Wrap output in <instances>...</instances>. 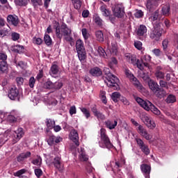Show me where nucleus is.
Listing matches in <instances>:
<instances>
[{
	"instance_id": "nucleus-1",
	"label": "nucleus",
	"mask_w": 178,
	"mask_h": 178,
	"mask_svg": "<svg viewBox=\"0 0 178 178\" xmlns=\"http://www.w3.org/2000/svg\"><path fill=\"white\" fill-rule=\"evenodd\" d=\"M56 35L58 38L61 39L63 36H66L65 40L69 42L72 41V29L68 28L67 24H63L60 27L57 26L56 28Z\"/></svg>"
},
{
	"instance_id": "nucleus-2",
	"label": "nucleus",
	"mask_w": 178,
	"mask_h": 178,
	"mask_svg": "<svg viewBox=\"0 0 178 178\" xmlns=\"http://www.w3.org/2000/svg\"><path fill=\"white\" fill-rule=\"evenodd\" d=\"M101 140L99 141V145L101 148H107L111 149L113 147V144L111 143L108 137L106 134V130L104 129H101L100 130Z\"/></svg>"
},
{
	"instance_id": "nucleus-3",
	"label": "nucleus",
	"mask_w": 178,
	"mask_h": 178,
	"mask_svg": "<svg viewBox=\"0 0 178 178\" xmlns=\"http://www.w3.org/2000/svg\"><path fill=\"white\" fill-rule=\"evenodd\" d=\"M104 82L108 87L115 90H120V86L118 85L119 79L114 74H110L109 76H106Z\"/></svg>"
},
{
	"instance_id": "nucleus-4",
	"label": "nucleus",
	"mask_w": 178,
	"mask_h": 178,
	"mask_svg": "<svg viewBox=\"0 0 178 178\" xmlns=\"http://www.w3.org/2000/svg\"><path fill=\"white\" fill-rule=\"evenodd\" d=\"M76 48L79 60L83 61L86 60V49L84 48V42H83L81 40L79 39L76 40Z\"/></svg>"
},
{
	"instance_id": "nucleus-5",
	"label": "nucleus",
	"mask_w": 178,
	"mask_h": 178,
	"mask_svg": "<svg viewBox=\"0 0 178 178\" xmlns=\"http://www.w3.org/2000/svg\"><path fill=\"white\" fill-rule=\"evenodd\" d=\"M163 33V29L161 28L160 23L154 24V30L150 32L149 38L154 41H159Z\"/></svg>"
},
{
	"instance_id": "nucleus-6",
	"label": "nucleus",
	"mask_w": 178,
	"mask_h": 178,
	"mask_svg": "<svg viewBox=\"0 0 178 178\" xmlns=\"http://www.w3.org/2000/svg\"><path fill=\"white\" fill-rule=\"evenodd\" d=\"M113 13L115 17L118 18H122L124 14V7L122 3L116 4L113 8Z\"/></svg>"
},
{
	"instance_id": "nucleus-7",
	"label": "nucleus",
	"mask_w": 178,
	"mask_h": 178,
	"mask_svg": "<svg viewBox=\"0 0 178 178\" xmlns=\"http://www.w3.org/2000/svg\"><path fill=\"white\" fill-rule=\"evenodd\" d=\"M143 80L147 81V85L150 90L154 93L157 90H159V86L157 82L151 79L149 76H143Z\"/></svg>"
},
{
	"instance_id": "nucleus-8",
	"label": "nucleus",
	"mask_w": 178,
	"mask_h": 178,
	"mask_svg": "<svg viewBox=\"0 0 178 178\" xmlns=\"http://www.w3.org/2000/svg\"><path fill=\"white\" fill-rule=\"evenodd\" d=\"M136 102L147 111H150L153 106V104L151 102H149V100H143V99H141L140 97H136Z\"/></svg>"
},
{
	"instance_id": "nucleus-9",
	"label": "nucleus",
	"mask_w": 178,
	"mask_h": 178,
	"mask_svg": "<svg viewBox=\"0 0 178 178\" xmlns=\"http://www.w3.org/2000/svg\"><path fill=\"white\" fill-rule=\"evenodd\" d=\"M24 136V131L22 128L19 127L14 131L13 136H12L13 144L17 143L23 136Z\"/></svg>"
},
{
	"instance_id": "nucleus-10",
	"label": "nucleus",
	"mask_w": 178,
	"mask_h": 178,
	"mask_svg": "<svg viewBox=\"0 0 178 178\" xmlns=\"http://www.w3.org/2000/svg\"><path fill=\"white\" fill-rule=\"evenodd\" d=\"M7 56L5 54L0 53V74L7 72L8 64L6 63Z\"/></svg>"
},
{
	"instance_id": "nucleus-11",
	"label": "nucleus",
	"mask_w": 178,
	"mask_h": 178,
	"mask_svg": "<svg viewBox=\"0 0 178 178\" xmlns=\"http://www.w3.org/2000/svg\"><path fill=\"white\" fill-rule=\"evenodd\" d=\"M142 121L150 129H154L156 127L155 122L145 114L142 115Z\"/></svg>"
},
{
	"instance_id": "nucleus-12",
	"label": "nucleus",
	"mask_w": 178,
	"mask_h": 178,
	"mask_svg": "<svg viewBox=\"0 0 178 178\" xmlns=\"http://www.w3.org/2000/svg\"><path fill=\"white\" fill-rule=\"evenodd\" d=\"M136 143H138V145H139V148H140V151H142L143 153L145 154V155H149L150 149L149 148V146L145 144L142 139L136 138Z\"/></svg>"
},
{
	"instance_id": "nucleus-13",
	"label": "nucleus",
	"mask_w": 178,
	"mask_h": 178,
	"mask_svg": "<svg viewBox=\"0 0 178 178\" xmlns=\"http://www.w3.org/2000/svg\"><path fill=\"white\" fill-rule=\"evenodd\" d=\"M138 133L140 134L145 139L147 140H150L152 138V135L149 134L146 129L144 128L142 125L138 127Z\"/></svg>"
},
{
	"instance_id": "nucleus-14",
	"label": "nucleus",
	"mask_w": 178,
	"mask_h": 178,
	"mask_svg": "<svg viewBox=\"0 0 178 178\" xmlns=\"http://www.w3.org/2000/svg\"><path fill=\"white\" fill-rule=\"evenodd\" d=\"M161 3V0H148L147 1L146 8L148 10L151 11L158 7Z\"/></svg>"
},
{
	"instance_id": "nucleus-15",
	"label": "nucleus",
	"mask_w": 178,
	"mask_h": 178,
	"mask_svg": "<svg viewBox=\"0 0 178 178\" xmlns=\"http://www.w3.org/2000/svg\"><path fill=\"white\" fill-rule=\"evenodd\" d=\"M19 96V90L15 86H12L8 92V97L11 100H15L18 98Z\"/></svg>"
},
{
	"instance_id": "nucleus-16",
	"label": "nucleus",
	"mask_w": 178,
	"mask_h": 178,
	"mask_svg": "<svg viewBox=\"0 0 178 178\" xmlns=\"http://www.w3.org/2000/svg\"><path fill=\"white\" fill-rule=\"evenodd\" d=\"M69 137L76 146H79V136L77 131H76L75 129H72L70 131Z\"/></svg>"
},
{
	"instance_id": "nucleus-17",
	"label": "nucleus",
	"mask_w": 178,
	"mask_h": 178,
	"mask_svg": "<svg viewBox=\"0 0 178 178\" xmlns=\"http://www.w3.org/2000/svg\"><path fill=\"white\" fill-rule=\"evenodd\" d=\"M47 163H48L49 165L53 164L56 169H60L61 167V157L58 156L54 158L53 161L47 159Z\"/></svg>"
},
{
	"instance_id": "nucleus-18",
	"label": "nucleus",
	"mask_w": 178,
	"mask_h": 178,
	"mask_svg": "<svg viewBox=\"0 0 178 178\" xmlns=\"http://www.w3.org/2000/svg\"><path fill=\"white\" fill-rule=\"evenodd\" d=\"M140 170L142 171V173H143V175L145 176V178H149V175L151 172V166L147 164H142L140 165Z\"/></svg>"
},
{
	"instance_id": "nucleus-19",
	"label": "nucleus",
	"mask_w": 178,
	"mask_h": 178,
	"mask_svg": "<svg viewBox=\"0 0 178 178\" xmlns=\"http://www.w3.org/2000/svg\"><path fill=\"white\" fill-rule=\"evenodd\" d=\"M149 19L151 22H155L156 20H159V22H161V21L164 19V17L159 15V10H156L154 13L151 14L150 17H149Z\"/></svg>"
},
{
	"instance_id": "nucleus-20",
	"label": "nucleus",
	"mask_w": 178,
	"mask_h": 178,
	"mask_svg": "<svg viewBox=\"0 0 178 178\" xmlns=\"http://www.w3.org/2000/svg\"><path fill=\"white\" fill-rule=\"evenodd\" d=\"M78 151L79 154V159L80 160V161L86 162L87 161H88V156L86 154V152H84V149L81 147L80 149H78Z\"/></svg>"
},
{
	"instance_id": "nucleus-21",
	"label": "nucleus",
	"mask_w": 178,
	"mask_h": 178,
	"mask_svg": "<svg viewBox=\"0 0 178 178\" xmlns=\"http://www.w3.org/2000/svg\"><path fill=\"white\" fill-rule=\"evenodd\" d=\"M147 32V29L146 26L142 24L138 27V29H136V35L138 36H145L146 35Z\"/></svg>"
},
{
	"instance_id": "nucleus-22",
	"label": "nucleus",
	"mask_w": 178,
	"mask_h": 178,
	"mask_svg": "<svg viewBox=\"0 0 178 178\" xmlns=\"http://www.w3.org/2000/svg\"><path fill=\"white\" fill-rule=\"evenodd\" d=\"M31 156V152H26L25 153H22L20 154L18 157H17V161L19 163L23 162L27 159L30 158Z\"/></svg>"
},
{
	"instance_id": "nucleus-23",
	"label": "nucleus",
	"mask_w": 178,
	"mask_h": 178,
	"mask_svg": "<svg viewBox=\"0 0 178 178\" xmlns=\"http://www.w3.org/2000/svg\"><path fill=\"white\" fill-rule=\"evenodd\" d=\"M125 59L127 62L129 63L133 64L134 65H136V56L135 55H133L131 54H125Z\"/></svg>"
},
{
	"instance_id": "nucleus-24",
	"label": "nucleus",
	"mask_w": 178,
	"mask_h": 178,
	"mask_svg": "<svg viewBox=\"0 0 178 178\" xmlns=\"http://www.w3.org/2000/svg\"><path fill=\"white\" fill-rule=\"evenodd\" d=\"M7 21L8 23L12 24L15 26H17L19 24V19L15 15H8L7 17Z\"/></svg>"
},
{
	"instance_id": "nucleus-25",
	"label": "nucleus",
	"mask_w": 178,
	"mask_h": 178,
	"mask_svg": "<svg viewBox=\"0 0 178 178\" xmlns=\"http://www.w3.org/2000/svg\"><path fill=\"white\" fill-rule=\"evenodd\" d=\"M89 72L93 76H99L102 74V71L98 67L91 68Z\"/></svg>"
},
{
	"instance_id": "nucleus-26",
	"label": "nucleus",
	"mask_w": 178,
	"mask_h": 178,
	"mask_svg": "<svg viewBox=\"0 0 178 178\" xmlns=\"http://www.w3.org/2000/svg\"><path fill=\"white\" fill-rule=\"evenodd\" d=\"M156 97L158 98H163L166 95V91L163 88H159L154 92Z\"/></svg>"
},
{
	"instance_id": "nucleus-27",
	"label": "nucleus",
	"mask_w": 178,
	"mask_h": 178,
	"mask_svg": "<svg viewBox=\"0 0 178 178\" xmlns=\"http://www.w3.org/2000/svg\"><path fill=\"white\" fill-rule=\"evenodd\" d=\"M43 102L47 106H54L58 104V102L56 100V99H48V97H44Z\"/></svg>"
},
{
	"instance_id": "nucleus-28",
	"label": "nucleus",
	"mask_w": 178,
	"mask_h": 178,
	"mask_svg": "<svg viewBox=\"0 0 178 178\" xmlns=\"http://www.w3.org/2000/svg\"><path fill=\"white\" fill-rule=\"evenodd\" d=\"M152 57L149 54H145L141 58L142 63H143L144 67H149V63L151 62Z\"/></svg>"
},
{
	"instance_id": "nucleus-29",
	"label": "nucleus",
	"mask_w": 178,
	"mask_h": 178,
	"mask_svg": "<svg viewBox=\"0 0 178 178\" xmlns=\"http://www.w3.org/2000/svg\"><path fill=\"white\" fill-rule=\"evenodd\" d=\"M105 124L107 128L109 129H113L115 128V127L118 124V121L117 120H108L107 121L105 122Z\"/></svg>"
},
{
	"instance_id": "nucleus-30",
	"label": "nucleus",
	"mask_w": 178,
	"mask_h": 178,
	"mask_svg": "<svg viewBox=\"0 0 178 178\" xmlns=\"http://www.w3.org/2000/svg\"><path fill=\"white\" fill-rule=\"evenodd\" d=\"M162 70V67L161 66L156 67V70L155 72V76L157 79H163L165 78V73L160 71Z\"/></svg>"
},
{
	"instance_id": "nucleus-31",
	"label": "nucleus",
	"mask_w": 178,
	"mask_h": 178,
	"mask_svg": "<svg viewBox=\"0 0 178 178\" xmlns=\"http://www.w3.org/2000/svg\"><path fill=\"white\" fill-rule=\"evenodd\" d=\"M59 72V67L57 65H52L49 71V74L51 76H55Z\"/></svg>"
},
{
	"instance_id": "nucleus-32",
	"label": "nucleus",
	"mask_w": 178,
	"mask_h": 178,
	"mask_svg": "<svg viewBox=\"0 0 178 178\" xmlns=\"http://www.w3.org/2000/svg\"><path fill=\"white\" fill-rule=\"evenodd\" d=\"M161 13L163 15L168 16L170 14V6L169 4H166L162 7Z\"/></svg>"
},
{
	"instance_id": "nucleus-33",
	"label": "nucleus",
	"mask_w": 178,
	"mask_h": 178,
	"mask_svg": "<svg viewBox=\"0 0 178 178\" xmlns=\"http://www.w3.org/2000/svg\"><path fill=\"white\" fill-rule=\"evenodd\" d=\"M13 51L15 53L22 54L24 52V47L22 45H15L13 47Z\"/></svg>"
},
{
	"instance_id": "nucleus-34",
	"label": "nucleus",
	"mask_w": 178,
	"mask_h": 178,
	"mask_svg": "<svg viewBox=\"0 0 178 178\" xmlns=\"http://www.w3.org/2000/svg\"><path fill=\"white\" fill-rule=\"evenodd\" d=\"M100 10L102 12V14L104 17H109L111 15V12L108 9L106 8L105 6H102L100 7Z\"/></svg>"
},
{
	"instance_id": "nucleus-35",
	"label": "nucleus",
	"mask_w": 178,
	"mask_h": 178,
	"mask_svg": "<svg viewBox=\"0 0 178 178\" xmlns=\"http://www.w3.org/2000/svg\"><path fill=\"white\" fill-rule=\"evenodd\" d=\"M121 95L119 92H113L111 95V99L114 102H118V99H120Z\"/></svg>"
},
{
	"instance_id": "nucleus-36",
	"label": "nucleus",
	"mask_w": 178,
	"mask_h": 178,
	"mask_svg": "<svg viewBox=\"0 0 178 178\" xmlns=\"http://www.w3.org/2000/svg\"><path fill=\"white\" fill-rule=\"evenodd\" d=\"M95 35H96L97 41H99V42H103V41H104V34H103L102 31H97L95 32Z\"/></svg>"
},
{
	"instance_id": "nucleus-37",
	"label": "nucleus",
	"mask_w": 178,
	"mask_h": 178,
	"mask_svg": "<svg viewBox=\"0 0 178 178\" xmlns=\"http://www.w3.org/2000/svg\"><path fill=\"white\" fill-rule=\"evenodd\" d=\"M131 81L133 82L134 86H135L136 88L140 90H143V86L140 84V83L139 82L136 77L134 76Z\"/></svg>"
},
{
	"instance_id": "nucleus-38",
	"label": "nucleus",
	"mask_w": 178,
	"mask_h": 178,
	"mask_svg": "<svg viewBox=\"0 0 178 178\" xmlns=\"http://www.w3.org/2000/svg\"><path fill=\"white\" fill-rule=\"evenodd\" d=\"M44 41L46 45H51L52 44V39L47 33H45L44 35Z\"/></svg>"
},
{
	"instance_id": "nucleus-39",
	"label": "nucleus",
	"mask_w": 178,
	"mask_h": 178,
	"mask_svg": "<svg viewBox=\"0 0 178 178\" xmlns=\"http://www.w3.org/2000/svg\"><path fill=\"white\" fill-rule=\"evenodd\" d=\"M33 165L41 166L42 165V158L40 156H37L36 159H33L32 161Z\"/></svg>"
},
{
	"instance_id": "nucleus-40",
	"label": "nucleus",
	"mask_w": 178,
	"mask_h": 178,
	"mask_svg": "<svg viewBox=\"0 0 178 178\" xmlns=\"http://www.w3.org/2000/svg\"><path fill=\"white\" fill-rule=\"evenodd\" d=\"M54 83L51 81H47L43 84V88L45 89L53 90Z\"/></svg>"
},
{
	"instance_id": "nucleus-41",
	"label": "nucleus",
	"mask_w": 178,
	"mask_h": 178,
	"mask_svg": "<svg viewBox=\"0 0 178 178\" xmlns=\"http://www.w3.org/2000/svg\"><path fill=\"white\" fill-rule=\"evenodd\" d=\"M110 53L113 56H116L118 53V47L116 44L112 43V47L109 49Z\"/></svg>"
},
{
	"instance_id": "nucleus-42",
	"label": "nucleus",
	"mask_w": 178,
	"mask_h": 178,
	"mask_svg": "<svg viewBox=\"0 0 178 178\" xmlns=\"http://www.w3.org/2000/svg\"><path fill=\"white\" fill-rule=\"evenodd\" d=\"M46 125H47V127L49 129H51L56 125V122H55L54 120H50V119L49 120H47Z\"/></svg>"
},
{
	"instance_id": "nucleus-43",
	"label": "nucleus",
	"mask_w": 178,
	"mask_h": 178,
	"mask_svg": "<svg viewBox=\"0 0 178 178\" xmlns=\"http://www.w3.org/2000/svg\"><path fill=\"white\" fill-rule=\"evenodd\" d=\"M177 101L176 97L174 95H169L166 98V102L168 104H172Z\"/></svg>"
},
{
	"instance_id": "nucleus-44",
	"label": "nucleus",
	"mask_w": 178,
	"mask_h": 178,
	"mask_svg": "<svg viewBox=\"0 0 178 178\" xmlns=\"http://www.w3.org/2000/svg\"><path fill=\"white\" fill-rule=\"evenodd\" d=\"M29 0H15L16 5L19 6H25L28 4Z\"/></svg>"
},
{
	"instance_id": "nucleus-45",
	"label": "nucleus",
	"mask_w": 178,
	"mask_h": 178,
	"mask_svg": "<svg viewBox=\"0 0 178 178\" xmlns=\"http://www.w3.org/2000/svg\"><path fill=\"white\" fill-rule=\"evenodd\" d=\"M83 114L85 115L86 119L90 118L91 117V114L90 113V111L87 110L86 108H79Z\"/></svg>"
},
{
	"instance_id": "nucleus-46",
	"label": "nucleus",
	"mask_w": 178,
	"mask_h": 178,
	"mask_svg": "<svg viewBox=\"0 0 178 178\" xmlns=\"http://www.w3.org/2000/svg\"><path fill=\"white\" fill-rule=\"evenodd\" d=\"M17 68L24 70L26 67V63L24 61L15 62Z\"/></svg>"
},
{
	"instance_id": "nucleus-47",
	"label": "nucleus",
	"mask_w": 178,
	"mask_h": 178,
	"mask_svg": "<svg viewBox=\"0 0 178 178\" xmlns=\"http://www.w3.org/2000/svg\"><path fill=\"white\" fill-rule=\"evenodd\" d=\"M63 84L61 81H56L53 83V90H59L63 87Z\"/></svg>"
},
{
	"instance_id": "nucleus-48",
	"label": "nucleus",
	"mask_w": 178,
	"mask_h": 178,
	"mask_svg": "<svg viewBox=\"0 0 178 178\" xmlns=\"http://www.w3.org/2000/svg\"><path fill=\"white\" fill-rule=\"evenodd\" d=\"M99 97L102 99V102L104 104H107V100H106V91L104 90H101L100 91V95Z\"/></svg>"
},
{
	"instance_id": "nucleus-49",
	"label": "nucleus",
	"mask_w": 178,
	"mask_h": 178,
	"mask_svg": "<svg viewBox=\"0 0 178 178\" xmlns=\"http://www.w3.org/2000/svg\"><path fill=\"white\" fill-rule=\"evenodd\" d=\"M32 42H33L35 45H41V44L43 42V40L40 38L33 37L32 39Z\"/></svg>"
},
{
	"instance_id": "nucleus-50",
	"label": "nucleus",
	"mask_w": 178,
	"mask_h": 178,
	"mask_svg": "<svg viewBox=\"0 0 178 178\" xmlns=\"http://www.w3.org/2000/svg\"><path fill=\"white\" fill-rule=\"evenodd\" d=\"M135 65H136V67H138V69H139L140 70H144L145 65H144V63L143 62V60L136 59V63H135Z\"/></svg>"
},
{
	"instance_id": "nucleus-51",
	"label": "nucleus",
	"mask_w": 178,
	"mask_h": 178,
	"mask_svg": "<svg viewBox=\"0 0 178 178\" xmlns=\"http://www.w3.org/2000/svg\"><path fill=\"white\" fill-rule=\"evenodd\" d=\"M124 73H125V75L127 76V77L128 79H129L130 80L134 79V75L132 74V72L129 69L126 68L124 70Z\"/></svg>"
},
{
	"instance_id": "nucleus-52",
	"label": "nucleus",
	"mask_w": 178,
	"mask_h": 178,
	"mask_svg": "<svg viewBox=\"0 0 178 178\" xmlns=\"http://www.w3.org/2000/svg\"><path fill=\"white\" fill-rule=\"evenodd\" d=\"M152 53L156 56V57H160L162 55V51L160 49H154L152 50Z\"/></svg>"
},
{
	"instance_id": "nucleus-53",
	"label": "nucleus",
	"mask_w": 178,
	"mask_h": 178,
	"mask_svg": "<svg viewBox=\"0 0 178 178\" xmlns=\"http://www.w3.org/2000/svg\"><path fill=\"white\" fill-rule=\"evenodd\" d=\"M13 133L11 131V130L8 129L7 131H5L4 133V139H3V143L8 140V138L10 137Z\"/></svg>"
},
{
	"instance_id": "nucleus-54",
	"label": "nucleus",
	"mask_w": 178,
	"mask_h": 178,
	"mask_svg": "<svg viewBox=\"0 0 178 178\" xmlns=\"http://www.w3.org/2000/svg\"><path fill=\"white\" fill-rule=\"evenodd\" d=\"M27 172L26 169H22L14 173L15 177H20L22 175Z\"/></svg>"
},
{
	"instance_id": "nucleus-55",
	"label": "nucleus",
	"mask_w": 178,
	"mask_h": 178,
	"mask_svg": "<svg viewBox=\"0 0 178 178\" xmlns=\"http://www.w3.org/2000/svg\"><path fill=\"white\" fill-rule=\"evenodd\" d=\"M134 45H135V48L136 49H138L139 51H141V49H143V43L139 40L135 41Z\"/></svg>"
},
{
	"instance_id": "nucleus-56",
	"label": "nucleus",
	"mask_w": 178,
	"mask_h": 178,
	"mask_svg": "<svg viewBox=\"0 0 178 178\" xmlns=\"http://www.w3.org/2000/svg\"><path fill=\"white\" fill-rule=\"evenodd\" d=\"M97 53L99 54V56L102 58H105V56L106 54L104 49L101 47H98Z\"/></svg>"
},
{
	"instance_id": "nucleus-57",
	"label": "nucleus",
	"mask_w": 178,
	"mask_h": 178,
	"mask_svg": "<svg viewBox=\"0 0 178 178\" xmlns=\"http://www.w3.org/2000/svg\"><path fill=\"white\" fill-rule=\"evenodd\" d=\"M118 65V60L115 58H111V61L108 63V66L113 69L115 65Z\"/></svg>"
},
{
	"instance_id": "nucleus-58",
	"label": "nucleus",
	"mask_w": 178,
	"mask_h": 178,
	"mask_svg": "<svg viewBox=\"0 0 178 178\" xmlns=\"http://www.w3.org/2000/svg\"><path fill=\"white\" fill-rule=\"evenodd\" d=\"M81 32H82V35H83V38L85 40L88 39V38L90 37V33H88V31H87V29H82Z\"/></svg>"
},
{
	"instance_id": "nucleus-59",
	"label": "nucleus",
	"mask_w": 178,
	"mask_h": 178,
	"mask_svg": "<svg viewBox=\"0 0 178 178\" xmlns=\"http://www.w3.org/2000/svg\"><path fill=\"white\" fill-rule=\"evenodd\" d=\"M152 113H153L154 114L159 115L161 114V111L154 106V105H153V106L151 107L150 110Z\"/></svg>"
},
{
	"instance_id": "nucleus-60",
	"label": "nucleus",
	"mask_w": 178,
	"mask_h": 178,
	"mask_svg": "<svg viewBox=\"0 0 178 178\" xmlns=\"http://www.w3.org/2000/svg\"><path fill=\"white\" fill-rule=\"evenodd\" d=\"M94 21L99 26H101L103 24L102 19L100 17H99L98 16L95 17Z\"/></svg>"
},
{
	"instance_id": "nucleus-61",
	"label": "nucleus",
	"mask_w": 178,
	"mask_h": 178,
	"mask_svg": "<svg viewBox=\"0 0 178 178\" xmlns=\"http://www.w3.org/2000/svg\"><path fill=\"white\" fill-rule=\"evenodd\" d=\"M11 37L13 41H17L19 39L20 35L16 32H14L11 34Z\"/></svg>"
},
{
	"instance_id": "nucleus-62",
	"label": "nucleus",
	"mask_w": 178,
	"mask_h": 178,
	"mask_svg": "<svg viewBox=\"0 0 178 178\" xmlns=\"http://www.w3.org/2000/svg\"><path fill=\"white\" fill-rule=\"evenodd\" d=\"M95 116L97 117L99 120H104L106 118L105 115L99 111Z\"/></svg>"
},
{
	"instance_id": "nucleus-63",
	"label": "nucleus",
	"mask_w": 178,
	"mask_h": 178,
	"mask_svg": "<svg viewBox=\"0 0 178 178\" xmlns=\"http://www.w3.org/2000/svg\"><path fill=\"white\" fill-rule=\"evenodd\" d=\"M35 79L34 78V76H31V78H29V87H31V88H33L35 86Z\"/></svg>"
},
{
	"instance_id": "nucleus-64",
	"label": "nucleus",
	"mask_w": 178,
	"mask_h": 178,
	"mask_svg": "<svg viewBox=\"0 0 178 178\" xmlns=\"http://www.w3.org/2000/svg\"><path fill=\"white\" fill-rule=\"evenodd\" d=\"M135 17L136 18H141L143 17L144 15V13L142 10H136V12H135Z\"/></svg>"
}]
</instances>
